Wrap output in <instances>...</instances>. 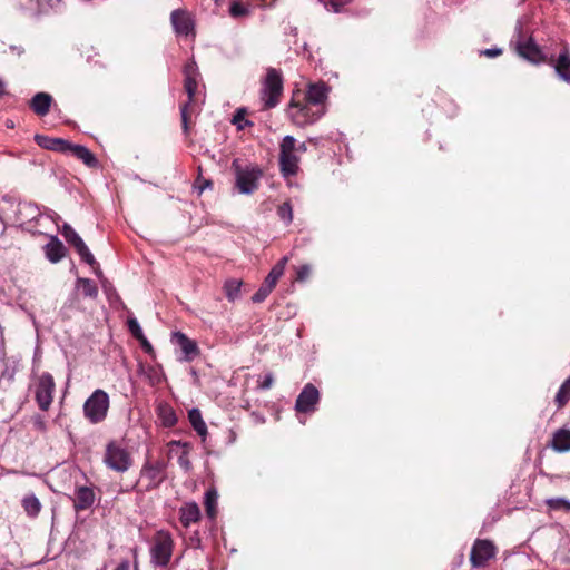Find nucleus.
I'll list each match as a JSON object with an SVG mask.
<instances>
[{
  "mask_svg": "<svg viewBox=\"0 0 570 570\" xmlns=\"http://www.w3.org/2000/svg\"><path fill=\"white\" fill-rule=\"evenodd\" d=\"M302 90L293 92L286 114L293 125L304 128L316 122L323 115L320 109L301 98Z\"/></svg>",
  "mask_w": 570,
  "mask_h": 570,
  "instance_id": "1",
  "label": "nucleus"
},
{
  "mask_svg": "<svg viewBox=\"0 0 570 570\" xmlns=\"http://www.w3.org/2000/svg\"><path fill=\"white\" fill-rule=\"evenodd\" d=\"M165 480L166 463L163 460H147L140 470V478L134 489L139 492H150L159 488Z\"/></svg>",
  "mask_w": 570,
  "mask_h": 570,
  "instance_id": "2",
  "label": "nucleus"
},
{
  "mask_svg": "<svg viewBox=\"0 0 570 570\" xmlns=\"http://www.w3.org/2000/svg\"><path fill=\"white\" fill-rule=\"evenodd\" d=\"M30 389L33 391L35 401L38 407L41 411L47 412L52 404L56 391L53 376L48 372L37 374L32 371Z\"/></svg>",
  "mask_w": 570,
  "mask_h": 570,
  "instance_id": "3",
  "label": "nucleus"
},
{
  "mask_svg": "<svg viewBox=\"0 0 570 570\" xmlns=\"http://www.w3.org/2000/svg\"><path fill=\"white\" fill-rule=\"evenodd\" d=\"M283 88L282 72L272 67L267 68L266 76L261 88L263 109H272L279 104L283 96Z\"/></svg>",
  "mask_w": 570,
  "mask_h": 570,
  "instance_id": "4",
  "label": "nucleus"
},
{
  "mask_svg": "<svg viewBox=\"0 0 570 570\" xmlns=\"http://www.w3.org/2000/svg\"><path fill=\"white\" fill-rule=\"evenodd\" d=\"M104 464L117 473L127 472L134 464L131 453L119 441L111 440L106 444L102 455Z\"/></svg>",
  "mask_w": 570,
  "mask_h": 570,
  "instance_id": "5",
  "label": "nucleus"
},
{
  "mask_svg": "<svg viewBox=\"0 0 570 570\" xmlns=\"http://www.w3.org/2000/svg\"><path fill=\"white\" fill-rule=\"evenodd\" d=\"M174 547L175 542L169 531H157L149 548L151 562L160 568L167 567L171 560Z\"/></svg>",
  "mask_w": 570,
  "mask_h": 570,
  "instance_id": "6",
  "label": "nucleus"
},
{
  "mask_svg": "<svg viewBox=\"0 0 570 570\" xmlns=\"http://www.w3.org/2000/svg\"><path fill=\"white\" fill-rule=\"evenodd\" d=\"M109 410V395L101 389H97L86 400L83 414L89 422L97 424L102 422Z\"/></svg>",
  "mask_w": 570,
  "mask_h": 570,
  "instance_id": "7",
  "label": "nucleus"
},
{
  "mask_svg": "<svg viewBox=\"0 0 570 570\" xmlns=\"http://www.w3.org/2000/svg\"><path fill=\"white\" fill-rule=\"evenodd\" d=\"M299 157L296 155V139L285 136L279 145V170L284 177L295 176Z\"/></svg>",
  "mask_w": 570,
  "mask_h": 570,
  "instance_id": "8",
  "label": "nucleus"
},
{
  "mask_svg": "<svg viewBox=\"0 0 570 570\" xmlns=\"http://www.w3.org/2000/svg\"><path fill=\"white\" fill-rule=\"evenodd\" d=\"M515 51L517 53L528 60L531 63H552V58H548L539 45H537L532 37L527 39L520 38L515 42Z\"/></svg>",
  "mask_w": 570,
  "mask_h": 570,
  "instance_id": "9",
  "label": "nucleus"
},
{
  "mask_svg": "<svg viewBox=\"0 0 570 570\" xmlns=\"http://www.w3.org/2000/svg\"><path fill=\"white\" fill-rule=\"evenodd\" d=\"M497 554V547L487 539H476L470 552V562L473 568H484Z\"/></svg>",
  "mask_w": 570,
  "mask_h": 570,
  "instance_id": "10",
  "label": "nucleus"
},
{
  "mask_svg": "<svg viewBox=\"0 0 570 570\" xmlns=\"http://www.w3.org/2000/svg\"><path fill=\"white\" fill-rule=\"evenodd\" d=\"M330 88L325 82L309 83L305 91H302L301 98L313 105L322 112H326V101Z\"/></svg>",
  "mask_w": 570,
  "mask_h": 570,
  "instance_id": "11",
  "label": "nucleus"
},
{
  "mask_svg": "<svg viewBox=\"0 0 570 570\" xmlns=\"http://www.w3.org/2000/svg\"><path fill=\"white\" fill-rule=\"evenodd\" d=\"M318 402V390L312 383H307L296 399L295 410L298 413H312L316 410Z\"/></svg>",
  "mask_w": 570,
  "mask_h": 570,
  "instance_id": "12",
  "label": "nucleus"
},
{
  "mask_svg": "<svg viewBox=\"0 0 570 570\" xmlns=\"http://www.w3.org/2000/svg\"><path fill=\"white\" fill-rule=\"evenodd\" d=\"M184 89L188 96V100L186 102H190V105H195V95L197 91L198 82V68L195 61L187 62L184 67Z\"/></svg>",
  "mask_w": 570,
  "mask_h": 570,
  "instance_id": "13",
  "label": "nucleus"
},
{
  "mask_svg": "<svg viewBox=\"0 0 570 570\" xmlns=\"http://www.w3.org/2000/svg\"><path fill=\"white\" fill-rule=\"evenodd\" d=\"M259 170H238L236 186L243 194H252L258 189Z\"/></svg>",
  "mask_w": 570,
  "mask_h": 570,
  "instance_id": "14",
  "label": "nucleus"
},
{
  "mask_svg": "<svg viewBox=\"0 0 570 570\" xmlns=\"http://www.w3.org/2000/svg\"><path fill=\"white\" fill-rule=\"evenodd\" d=\"M95 500L96 494L91 487H76L75 497L72 498L73 509L76 512L86 511L90 509L94 505Z\"/></svg>",
  "mask_w": 570,
  "mask_h": 570,
  "instance_id": "15",
  "label": "nucleus"
},
{
  "mask_svg": "<svg viewBox=\"0 0 570 570\" xmlns=\"http://www.w3.org/2000/svg\"><path fill=\"white\" fill-rule=\"evenodd\" d=\"M33 139L39 147L51 151L68 154V148H70V141L62 138L36 134Z\"/></svg>",
  "mask_w": 570,
  "mask_h": 570,
  "instance_id": "16",
  "label": "nucleus"
},
{
  "mask_svg": "<svg viewBox=\"0 0 570 570\" xmlns=\"http://www.w3.org/2000/svg\"><path fill=\"white\" fill-rule=\"evenodd\" d=\"M170 21L178 35L188 36L194 29L193 20L186 10H174L170 14Z\"/></svg>",
  "mask_w": 570,
  "mask_h": 570,
  "instance_id": "17",
  "label": "nucleus"
},
{
  "mask_svg": "<svg viewBox=\"0 0 570 570\" xmlns=\"http://www.w3.org/2000/svg\"><path fill=\"white\" fill-rule=\"evenodd\" d=\"M200 509L196 502H187L179 508V521L184 528L200 520Z\"/></svg>",
  "mask_w": 570,
  "mask_h": 570,
  "instance_id": "18",
  "label": "nucleus"
},
{
  "mask_svg": "<svg viewBox=\"0 0 570 570\" xmlns=\"http://www.w3.org/2000/svg\"><path fill=\"white\" fill-rule=\"evenodd\" d=\"M68 154L81 160L89 168H97L99 165L96 156L85 146L69 142Z\"/></svg>",
  "mask_w": 570,
  "mask_h": 570,
  "instance_id": "19",
  "label": "nucleus"
},
{
  "mask_svg": "<svg viewBox=\"0 0 570 570\" xmlns=\"http://www.w3.org/2000/svg\"><path fill=\"white\" fill-rule=\"evenodd\" d=\"M173 340L180 347L187 361H191L198 355L199 348L197 344L193 340L188 338L184 333H174Z\"/></svg>",
  "mask_w": 570,
  "mask_h": 570,
  "instance_id": "20",
  "label": "nucleus"
},
{
  "mask_svg": "<svg viewBox=\"0 0 570 570\" xmlns=\"http://www.w3.org/2000/svg\"><path fill=\"white\" fill-rule=\"evenodd\" d=\"M53 99L47 92H37L29 101V107L40 117L49 114Z\"/></svg>",
  "mask_w": 570,
  "mask_h": 570,
  "instance_id": "21",
  "label": "nucleus"
},
{
  "mask_svg": "<svg viewBox=\"0 0 570 570\" xmlns=\"http://www.w3.org/2000/svg\"><path fill=\"white\" fill-rule=\"evenodd\" d=\"M551 65L563 81L570 82V52L567 47L561 50L556 61L552 59Z\"/></svg>",
  "mask_w": 570,
  "mask_h": 570,
  "instance_id": "22",
  "label": "nucleus"
},
{
  "mask_svg": "<svg viewBox=\"0 0 570 570\" xmlns=\"http://www.w3.org/2000/svg\"><path fill=\"white\" fill-rule=\"evenodd\" d=\"M66 253L67 248L57 236H52L50 242L45 246L46 257L51 263L60 262L66 256Z\"/></svg>",
  "mask_w": 570,
  "mask_h": 570,
  "instance_id": "23",
  "label": "nucleus"
},
{
  "mask_svg": "<svg viewBox=\"0 0 570 570\" xmlns=\"http://www.w3.org/2000/svg\"><path fill=\"white\" fill-rule=\"evenodd\" d=\"M549 445L558 453L570 451V430L564 428L558 429L552 434Z\"/></svg>",
  "mask_w": 570,
  "mask_h": 570,
  "instance_id": "24",
  "label": "nucleus"
},
{
  "mask_svg": "<svg viewBox=\"0 0 570 570\" xmlns=\"http://www.w3.org/2000/svg\"><path fill=\"white\" fill-rule=\"evenodd\" d=\"M288 262V258L285 256L279 259L271 269L268 275L266 276L264 284L269 285L273 289L275 288L278 279L282 277L285 271V266Z\"/></svg>",
  "mask_w": 570,
  "mask_h": 570,
  "instance_id": "25",
  "label": "nucleus"
},
{
  "mask_svg": "<svg viewBox=\"0 0 570 570\" xmlns=\"http://www.w3.org/2000/svg\"><path fill=\"white\" fill-rule=\"evenodd\" d=\"M188 420L193 429L197 432V434L202 436L203 440H205V438L207 436V426L203 420L200 411L198 409H191L188 412Z\"/></svg>",
  "mask_w": 570,
  "mask_h": 570,
  "instance_id": "26",
  "label": "nucleus"
},
{
  "mask_svg": "<svg viewBox=\"0 0 570 570\" xmlns=\"http://www.w3.org/2000/svg\"><path fill=\"white\" fill-rule=\"evenodd\" d=\"M217 499H218V493L214 488L208 489L205 492V501H204L205 511H206L207 517L212 520H214L217 515Z\"/></svg>",
  "mask_w": 570,
  "mask_h": 570,
  "instance_id": "27",
  "label": "nucleus"
},
{
  "mask_svg": "<svg viewBox=\"0 0 570 570\" xmlns=\"http://www.w3.org/2000/svg\"><path fill=\"white\" fill-rule=\"evenodd\" d=\"M22 508L30 518H36L41 511V503L35 494L26 495L22 499Z\"/></svg>",
  "mask_w": 570,
  "mask_h": 570,
  "instance_id": "28",
  "label": "nucleus"
},
{
  "mask_svg": "<svg viewBox=\"0 0 570 570\" xmlns=\"http://www.w3.org/2000/svg\"><path fill=\"white\" fill-rule=\"evenodd\" d=\"M158 416L161 421V424L166 428H173L177 423V415L173 407L169 405H160L158 407Z\"/></svg>",
  "mask_w": 570,
  "mask_h": 570,
  "instance_id": "29",
  "label": "nucleus"
},
{
  "mask_svg": "<svg viewBox=\"0 0 570 570\" xmlns=\"http://www.w3.org/2000/svg\"><path fill=\"white\" fill-rule=\"evenodd\" d=\"M243 282L240 279L230 278L224 284V292L229 302H234L240 296V287Z\"/></svg>",
  "mask_w": 570,
  "mask_h": 570,
  "instance_id": "30",
  "label": "nucleus"
},
{
  "mask_svg": "<svg viewBox=\"0 0 570 570\" xmlns=\"http://www.w3.org/2000/svg\"><path fill=\"white\" fill-rule=\"evenodd\" d=\"M195 111V105H190V102H184L180 106V116H181V127L183 131L186 136L189 135L191 115Z\"/></svg>",
  "mask_w": 570,
  "mask_h": 570,
  "instance_id": "31",
  "label": "nucleus"
},
{
  "mask_svg": "<svg viewBox=\"0 0 570 570\" xmlns=\"http://www.w3.org/2000/svg\"><path fill=\"white\" fill-rule=\"evenodd\" d=\"M570 400V376L562 383L556 394L554 402L558 410L562 409Z\"/></svg>",
  "mask_w": 570,
  "mask_h": 570,
  "instance_id": "32",
  "label": "nucleus"
},
{
  "mask_svg": "<svg viewBox=\"0 0 570 570\" xmlns=\"http://www.w3.org/2000/svg\"><path fill=\"white\" fill-rule=\"evenodd\" d=\"M77 287L81 289L83 296L96 298L98 296L97 285L89 278H78Z\"/></svg>",
  "mask_w": 570,
  "mask_h": 570,
  "instance_id": "33",
  "label": "nucleus"
},
{
  "mask_svg": "<svg viewBox=\"0 0 570 570\" xmlns=\"http://www.w3.org/2000/svg\"><path fill=\"white\" fill-rule=\"evenodd\" d=\"M61 234L65 237V239L71 246H73V248H76L83 242L82 238L78 235V233L68 224H63Z\"/></svg>",
  "mask_w": 570,
  "mask_h": 570,
  "instance_id": "34",
  "label": "nucleus"
},
{
  "mask_svg": "<svg viewBox=\"0 0 570 570\" xmlns=\"http://www.w3.org/2000/svg\"><path fill=\"white\" fill-rule=\"evenodd\" d=\"M546 505L549 508V510L564 511L570 513V501L563 498L547 499Z\"/></svg>",
  "mask_w": 570,
  "mask_h": 570,
  "instance_id": "35",
  "label": "nucleus"
},
{
  "mask_svg": "<svg viewBox=\"0 0 570 570\" xmlns=\"http://www.w3.org/2000/svg\"><path fill=\"white\" fill-rule=\"evenodd\" d=\"M191 450H193L191 444H183V451L177 460L179 466L181 469H184L186 472L190 471L193 468V464L189 460V454H190Z\"/></svg>",
  "mask_w": 570,
  "mask_h": 570,
  "instance_id": "36",
  "label": "nucleus"
},
{
  "mask_svg": "<svg viewBox=\"0 0 570 570\" xmlns=\"http://www.w3.org/2000/svg\"><path fill=\"white\" fill-rule=\"evenodd\" d=\"M278 217L285 223V225H289L293 220V207L291 202H284L282 205L277 207Z\"/></svg>",
  "mask_w": 570,
  "mask_h": 570,
  "instance_id": "37",
  "label": "nucleus"
},
{
  "mask_svg": "<svg viewBox=\"0 0 570 570\" xmlns=\"http://www.w3.org/2000/svg\"><path fill=\"white\" fill-rule=\"evenodd\" d=\"M272 291L273 288L269 287V285L263 283L262 286L257 289V292L253 295L252 301L254 303H262L267 298Z\"/></svg>",
  "mask_w": 570,
  "mask_h": 570,
  "instance_id": "38",
  "label": "nucleus"
},
{
  "mask_svg": "<svg viewBox=\"0 0 570 570\" xmlns=\"http://www.w3.org/2000/svg\"><path fill=\"white\" fill-rule=\"evenodd\" d=\"M232 122L237 126L238 129H244L246 126H253V122L245 119V111L238 110L234 117Z\"/></svg>",
  "mask_w": 570,
  "mask_h": 570,
  "instance_id": "39",
  "label": "nucleus"
},
{
  "mask_svg": "<svg viewBox=\"0 0 570 570\" xmlns=\"http://www.w3.org/2000/svg\"><path fill=\"white\" fill-rule=\"evenodd\" d=\"M128 328L131 333V335L136 338V340H141L144 338V333H142V330L139 325V323L137 322L136 318H129L128 320Z\"/></svg>",
  "mask_w": 570,
  "mask_h": 570,
  "instance_id": "40",
  "label": "nucleus"
},
{
  "mask_svg": "<svg viewBox=\"0 0 570 570\" xmlns=\"http://www.w3.org/2000/svg\"><path fill=\"white\" fill-rule=\"evenodd\" d=\"M311 273H312V268L308 264L301 265L296 269L295 281L301 282V283L305 282L311 276Z\"/></svg>",
  "mask_w": 570,
  "mask_h": 570,
  "instance_id": "41",
  "label": "nucleus"
},
{
  "mask_svg": "<svg viewBox=\"0 0 570 570\" xmlns=\"http://www.w3.org/2000/svg\"><path fill=\"white\" fill-rule=\"evenodd\" d=\"M187 544L191 549H203V542L198 531L189 535Z\"/></svg>",
  "mask_w": 570,
  "mask_h": 570,
  "instance_id": "42",
  "label": "nucleus"
},
{
  "mask_svg": "<svg viewBox=\"0 0 570 570\" xmlns=\"http://www.w3.org/2000/svg\"><path fill=\"white\" fill-rule=\"evenodd\" d=\"M327 6L332 8L334 12H340L341 9L351 3L353 0H327Z\"/></svg>",
  "mask_w": 570,
  "mask_h": 570,
  "instance_id": "43",
  "label": "nucleus"
},
{
  "mask_svg": "<svg viewBox=\"0 0 570 570\" xmlns=\"http://www.w3.org/2000/svg\"><path fill=\"white\" fill-rule=\"evenodd\" d=\"M212 186V180L203 179L202 177H198L195 181V187L199 189V193H203L206 188Z\"/></svg>",
  "mask_w": 570,
  "mask_h": 570,
  "instance_id": "44",
  "label": "nucleus"
},
{
  "mask_svg": "<svg viewBox=\"0 0 570 570\" xmlns=\"http://www.w3.org/2000/svg\"><path fill=\"white\" fill-rule=\"evenodd\" d=\"M274 382V377L271 373L266 374L262 381H259V387L263 390H268L272 387Z\"/></svg>",
  "mask_w": 570,
  "mask_h": 570,
  "instance_id": "45",
  "label": "nucleus"
},
{
  "mask_svg": "<svg viewBox=\"0 0 570 570\" xmlns=\"http://www.w3.org/2000/svg\"><path fill=\"white\" fill-rule=\"evenodd\" d=\"M481 55H483L488 58H495V57L502 55V50L498 49V48L485 49V50L481 51Z\"/></svg>",
  "mask_w": 570,
  "mask_h": 570,
  "instance_id": "46",
  "label": "nucleus"
},
{
  "mask_svg": "<svg viewBox=\"0 0 570 570\" xmlns=\"http://www.w3.org/2000/svg\"><path fill=\"white\" fill-rule=\"evenodd\" d=\"M245 8L242 7L239 3H234L232 7H230V14L233 17H238V16H242L245 13Z\"/></svg>",
  "mask_w": 570,
  "mask_h": 570,
  "instance_id": "47",
  "label": "nucleus"
},
{
  "mask_svg": "<svg viewBox=\"0 0 570 570\" xmlns=\"http://www.w3.org/2000/svg\"><path fill=\"white\" fill-rule=\"evenodd\" d=\"M140 342V345L141 347L144 348V351L146 353H151L154 352V348H153V345L150 344V342L146 338V336H144V338L141 340H138Z\"/></svg>",
  "mask_w": 570,
  "mask_h": 570,
  "instance_id": "48",
  "label": "nucleus"
},
{
  "mask_svg": "<svg viewBox=\"0 0 570 570\" xmlns=\"http://www.w3.org/2000/svg\"><path fill=\"white\" fill-rule=\"evenodd\" d=\"M76 252L78 253V255L80 256V258H83L85 255L88 254L89 248L87 247V245L85 244V242H82L79 246H77L76 248Z\"/></svg>",
  "mask_w": 570,
  "mask_h": 570,
  "instance_id": "49",
  "label": "nucleus"
},
{
  "mask_svg": "<svg viewBox=\"0 0 570 570\" xmlns=\"http://www.w3.org/2000/svg\"><path fill=\"white\" fill-rule=\"evenodd\" d=\"M86 264H88L90 267H95L97 265V261L95 259L94 255L88 252L87 255L81 258Z\"/></svg>",
  "mask_w": 570,
  "mask_h": 570,
  "instance_id": "50",
  "label": "nucleus"
},
{
  "mask_svg": "<svg viewBox=\"0 0 570 570\" xmlns=\"http://www.w3.org/2000/svg\"><path fill=\"white\" fill-rule=\"evenodd\" d=\"M183 444H190L189 442H185V441H181V440H174V441H170L169 442V446L170 448H174V446H179L183 449Z\"/></svg>",
  "mask_w": 570,
  "mask_h": 570,
  "instance_id": "51",
  "label": "nucleus"
},
{
  "mask_svg": "<svg viewBox=\"0 0 570 570\" xmlns=\"http://www.w3.org/2000/svg\"><path fill=\"white\" fill-rule=\"evenodd\" d=\"M115 570H129V564L126 561L121 562L115 568Z\"/></svg>",
  "mask_w": 570,
  "mask_h": 570,
  "instance_id": "52",
  "label": "nucleus"
},
{
  "mask_svg": "<svg viewBox=\"0 0 570 570\" xmlns=\"http://www.w3.org/2000/svg\"><path fill=\"white\" fill-rule=\"evenodd\" d=\"M464 562V554L463 553H459L458 557H456V562L455 564L458 567H460L462 563Z\"/></svg>",
  "mask_w": 570,
  "mask_h": 570,
  "instance_id": "53",
  "label": "nucleus"
},
{
  "mask_svg": "<svg viewBox=\"0 0 570 570\" xmlns=\"http://www.w3.org/2000/svg\"><path fill=\"white\" fill-rule=\"evenodd\" d=\"M95 272V274L98 276V277H102V272L100 269V266L99 264L97 263V265L95 267H91Z\"/></svg>",
  "mask_w": 570,
  "mask_h": 570,
  "instance_id": "54",
  "label": "nucleus"
},
{
  "mask_svg": "<svg viewBox=\"0 0 570 570\" xmlns=\"http://www.w3.org/2000/svg\"><path fill=\"white\" fill-rule=\"evenodd\" d=\"M6 94H7V91H6V83L3 82L2 79H0V96H3Z\"/></svg>",
  "mask_w": 570,
  "mask_h": 570,
  "instance_id": "55",
  "label": "nucleus"
},
{
  "mask_svg": "<svg viewBox=\"0 0 570 570\" xmlns=\"http://www.w3.org/2000/svg\"><path fill=\"white\" fill-rule=\"evenodd\" d=\"M306 144L302 142L301 145L296 146V151L298 153H305L306 151Z\"/></svg>",
  "mask_w": 570,
  "mask_h": 570,
  "instance_id": "56",
  "label": "nucleus"
},
{
  "mask_svg": "<svg viewBox=\"0 0 570 570\" xmlns=\"http://www.w3.org/2000/svg\"><path fill=\"white\" fill-rule=\"evenodd\" d=\"M6 126H7L8 128H13V126H14V125H13V121H12V120H9V119H8V120H7V122H6Z\"/></svg>",
  "mask_w": 570,
  "mask_h": 570,
  "instance_id": "57",
  "label": "nucleus"
},
{
  "mask_svg": "<svg viewBox=\"0 0 570 570\" xmlns=\"http://www.w3.org/2000/svg\"><path fill=\"white\" fill-rule=\"evenodd\" d=\"M9 380L12 381L13 380V374H10L9 375Z\"/></svg>",
  "mask_w": 570,
  "mask_h": 570,
  "instance_id": "58",
  "label": "nucleus"
}]
</instances>
